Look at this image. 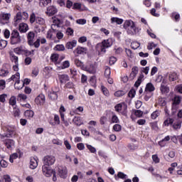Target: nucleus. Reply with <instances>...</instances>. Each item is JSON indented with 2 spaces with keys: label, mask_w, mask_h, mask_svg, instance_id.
Returning <instances> with one entry per match:
<instances>
[{
  "label": "nucleus",
  "mask_w": 182,
  "mask_h": 182,
  "mask_svg": "<svg viewBox=\"0 0 182 182\" xmlns=\"http://www.w3.org/2000/svg\"><path fill=\"white\" fill-rule=\"evenodd\" d=\"M123 26H124V29H127V28H129L128 31H127V33L129 35L133 36L139 32V28H136V27L134 25V23L132 20L125 21Z\"/></svg>",
  "instance_id": "1"
},
{
  "label": "nucleus",
  "mask_w": 182,
  "mask_h": 182,
  "mask_svg": "<svg viewBox=\"0 0 182 182\" xmlns=\"http://www.w3.org/2000/svg\"><path fill=\"white\" fill-rule=\"evenodd\" d=\"M113 41L112 39L108 38L107 40H104L101 43L97 44V48H100L101 52L104 53H106V48H109L110 46H112Z\"/></svg>",
  "instance_id": "2"
},
{
  "label": "nucleus",
  "mask_w": 182,
  "mask_h": 182,
  "mask_svg": "<svg viewBox=\"0 0 182 182\" xmlns=\"http://www.w3.org/2000/svg\"><path fill=\"white\" fill-rule=\"evenodd\" d=\"M43 173L44 175L46 176V177H51L52 175L53 176V181H57V177H56V172L55 170L50 168L49 166H43Z\"/></svg>",
  "instance_id": "3"
},
{
  "label": "nucleus",
  "mask_w": 182,
  "mask_h": 182,
  "mask_svg": "<svg viewBox=\"0 0 182 182\" xmlns=\"http://www.w3.org/2000/svg\"><path fill=\"white\" fill-rule=\"evenodd\" d=\"M44 165L47 167L52 166L55 162V157L53 156H46L43 158Z\"/></svg>",
  "instance_id": "4"
},
{
  "label": "nucleus",
  "mask_w": 182,
  "mask_h": 182,
  "mask_svg": "<svg viewBox=\"0 0 182 182\" xmlns=\"http://www.w3.org/2000/svg\"><path fill=\"white\" fill-rule=\"evenodd\" d=\"M10 14H0V23L5 25L6 23H8V22H4V21H8L10 18Z\"/></svg>",
  "instance_id": "5"
},
{
  "label": "nucleus",
  "mask_w": 182,
  "mask_h": 182,
  "mask_svg": "<svg viewBox=\"0 0 182 182\" xmlns=\"http://www.w3.org/2000/svg\"><path fill=\"white\" fill-rule=\"evenodd\" d=\"M4 145H6V148L9 150H11L13 147L15 146V141L13 139H7L4 140Z\"/></svg>",
  "instance_id": "6"
},
{
  "label": "nucleus",
  "mask_w": 182,
  "mask_h": 182,
  "mask_svg": "<svg viewBox=\"0 0 182 182\" xmlns=\"http://www.w3.org/2000/svg\"><path fill=\"white\" fill-rule=\"evenodd\" d=\"M13 135H15V132L12 129H10L9 128L6 129V132L4 134H0L1 136L3 138H12Z\"/></svg>",
  "instance_id": "7"
},
{
  "label": "nucleus",
  "mask_w": 182,
  "mask_h": 182,
  "mask_svg": "<svg viewBox=\"0 0 182 182\" xmlns=\"http://www.w3.org/2000/svg\"><path fill=\"white\" fill-rule=\"evenodd\" d=\"M57 12V9L53 6L47 8L46 14L49 16H53V15H55Z\"/></svg>",
  "instance_id": "8"
},
{
  "label": "nucleus",
  "mask_w": 182,
  "mask_h": 182,
  "mask_svg": "<svg viewBox=\"0 0 182 182\" xmlns=\"http://www.w3.org/2000/svg\"><path fill=\"white\" fill-rule=\"evenodd\" d=\"M35 38V33L33 31H30L28 33L27 39H28V45L30 46H33V41Z\"/></svg>",
  "instance_id": "9"
},
{
  "label": "nucleus",
  "mask_w": 182,
  "mask_h": 182,
  "mask_svg": "<svg viewBox=\"0 0 182 182\" xmlns=\"http://www.w3.org/2000/svg\"><path fill=\"white\" fill-rule=\"evenodd\" d=\"M28 31V26L26 23H21L19 24V31L21 33H25Z\"/></svg>",
  "instance_id": "10"
},
{
  "label": "nucleus",
  "mask_w": 182,
  "mask_h": 182,
  "mask_svg": "<svg viewBox=\"0 0 182 182\" xmlns=\"http://www.w3.org/2000/svg\"><path fill=\"white\" fill-rule=\"evenodd\" d=\"M87 50L86 48L78 46L77 47L76 50H74L73 53L80 55V54L86 53Z\"/></svg>",
  "instance_id": "11"
},
{
  "label": "nucleus",
  "mask_w": 182,
  "mask_h": 182,
  "mask_svg": "<svg viewBox=\"0 0 182 182\" xmlns=\"http://www.w3.org/2000/svg\"><path fill=\"white\" fill-rule=\"evenodd\" d=\"M76 45H77V41L73 40V41L67 42L65 47L67 49H73V48L75 47Z\"/></svg>",
  "instance_id": "12"
},
{
  "label": "nucleus",
  "mask_w": 182,
  "mask_h": 182,
  "mask_svg": "<svg viewBox=\"0 0 182 182\" xmlns=\"http://www.w3.org/2000/svg\"><path fill=\"white\" fill-rule=\"evenodd\" d=\"M46 102V97L43 95H40L36 98V102L37 104H43Z\"/></svg>",
  "instance_id": "13"
},
{
  "label": "nucleus",
  "mask_w": 182,
  "mask_h": 182,
  "mask_svg": "<svg viewBox=\"0 0 182 182\" xmlns=\"http://www.w3.org/2000/svg\"><path fill=\"white\" fill-rule=\"evenodd\" d=\"M59 59V55L58 54H53L50 56L51 61L55 63V65H60V61H58Z\"/></svg>",
  "instance_id": "14"
},
{
  "label": "nucleus",
  "mask_w": 182,
  "mask_h": 182,
  "mask_svg": "<svg viewBox=\"0 0 182 182\" xmlns=\"http://www.w3.org/2000/svg\"><path fill=\"white\" fill-rule=\"evenodd\" d=\"M172 101H173V102H172V105H179L181 102V96H178V95H175L173 99H172Z\"/></svg>",
  "instance_id": "15"
},
{
  "label": "nucleus",
  "mask_w": 182,
  "mask_h": 182,
  "mask_svg": "<svg viewBox=\"0 0 182 182\" xmlns=\"http://www.w3.org/2000/svg\"><path fill=\"white\" fill-rule=\"evenodd\" d=\"M155 90V87L153 84L151 82L148 83L146 85V87H145V92H154Z\"/></svg>",
  "instance_id": "16"
},
{
  "label": "nucleus",
  "mask_w": 182,
  "mask_h": 182,
  "mask_svg": "<svg viewBox=\"0 0 182 182\" xmlns=\"http://www.w3.org/2000/svg\"><path fill=\"white\" fill-rule=\"evenodd\" d=\"M66 175H67V171L65 169L58 168V176H60L61 178H65Z\"/></svg>",
  "instance_id": "17"
},
{
  "label": "nucleus",
  "mask_w": 182,
  "mask_h": 182,
  "mask_svg": "<svg viewBox=\"0 0 182 182\" xmlns=\"http://www.w3.org/2000/svg\"><path fill=\"white\" fill-rule=\"evenodd\" d=\"M37 166H38L37 161L35 159H31L30 162V168L34 170L36 168Z\"/></svg>",
  "instance_id": "18"
},
{
  "label": "nucleus",
  "mask_w": 182,
  "mask_h": 182,
  "mask_svg": "<svg viewBox=\"0 0 182 182\" xmlns=\"http://www.w3.org/2000/svg\"><path fill=\"white\" fill-rule=\"evenodd\" d=\"M14 38H21V36H19V33L18 31H13L12 33H11V39Z\"/></svg>",
  "instance_id": "19"
},
{
  "label": "nucleus",
  "mask_w": 182,
  "mask_h": 182,
  "mask_svg": "<svg viewBox=\"0 0 182 182\" xmlns=\"http://www.w3.org/2000/svg\"><path fill=\"white\" fill-rule=\"evenodd\" d=\"M33 115H35V113L32 110H26L24 112V116H26V117L32 118Z\"/></svg>",
  "instance_id": "20"
},
{
  "label": "nucleus",
  "mask_w": 182,
  "mask_h": 182,
  "mask_svg": "<svg viewBox=\"0 0 182 182\" xmlns=\"http://www.w3.org/2000/svg\"><path fill=\"white\" fill-rule=\"evenodd\" d=\"M168 78H169V80H171L172 82L175 81V80H177V79H178L177 73H172L169 74Z\"/></svg>",
  "instance_id": "21"
},
{
  "label": "nucleus",
  "mask_w": 182,
  "mask_h": 182,
  "mask_svg": "<svg viewBox=\"0 0 182 182\" xmlns=\"http://www.w3.org/2000/svg\"><path fill=\"white\" fill-rule=\"evenodd\" d=\"M111 21H112V23L115 22V23H117V24L121 25L123 23V19L119 18H112Z\"/></svg>",
  "instance_id": "22"
},
{
  "label": "nucleus",
  "mask_w": 182,
  "mask_h": 182,
  "mask_svg": "<svg viewBox=\"0 0 182 182\" xmlns=\"http://www.w3.org/2000/svg\"><path fill=\"white\" fill-rule=\"evenodd\" d=\"M21 43V38H11V44L16 45Z\"/></svg>",
  "instance_id": "23"
},
{
  "label": "nucleus",
  "mask_w": 182,
  "mask_h": 182,
  "mask_svg": "<svg viewBox=\"0 0 182 182\" xmlns=\"http://www.w3.org/2000/svg\"><path fill=\"white\" fill-rule=\"evenodd\" d=\"M136 96V90H134L133 87L128 92V97L133 99Z\"/></svg>",
  "instance_id": "24"
},
{
  "label": "nucleus",
  "mask_w": 182,
  "mask_h": 182,
  "mask_svg": "<svg viewBox=\"0 0 182 182\" xmlns=\"http://www.w3.org/2000/svg\"><path fill=\"white\" fill-rule=\"evenodd\" d=\"M73 122L75 123V124H76L77 126H80L83 124V122H82V120L80 119V117H75L73 119Z\"/></svg>",
  "instance_id": "25"
},
{
  "label": "nucleus",
  "mask_w": 182,
  "mask_h": 182,
  "mask_svg": "<svg viewBox=\"0 0 182 182\" xmlns=\"http://www.w3.org/2000/svg\"><path fill=\"white\" fill-rule=\"evenodd\" d=\"M173 122H174V119L173 118H168L164 121V125L169 126L170 124H173Z\"/></svg>",
  "instance_id": "26"
},
{
  "label": "nucleus",
  "mask_w": 182,
  "mask_h": 182,
  "mask_svg": "<svg viewBox=\"0 0 182 182\" xmlns=\"http://www.w3.org/2000/svg\"><path fill=\"white\" fill-rule=\"evenodd\" d=\"M73 9H78L80 11H84L83 9H82V4L81 3H74Z\"/></svg>",
  "instance_id": "27"
},
{
  "label": "nucleus",
  "mask_w": 182,
  "mask_h": 182,
  "mask_svg": "<svg viewBox=\"0 0 182 182\" xmlns=\"http://www.w3.org/2000/svg\"><path fill=\"white\" fill-rule=\"evenodd\" d=\"M41 1L39 2L40 6H46L47 5H48V4L52 2V0H41Z\"/></svg>",
  "instance_id": "28"
},
{
  "label": "nucleus",
  "mask_w": 182,
  "mask_h": 182,
  "mask_svg": "<svg viewBox=\"0 0 182 182\" xmlns=\"http://www.w3.org/2000/svg\"><path fill=\"white\" fill-rule=\"evenodd\" d=\"M58 92H50L49 94V97L51 100H57L58 98V95H57Z\"/></svg>",
  "instance_id": "29"
},
{
  "label": "nucleus",
  "mask_w": 182,
  "mask_h": 182,
  "mask_svg": "<svg viewBox=\"0 0 182 182\" xmlns=\"http://www.w3.org/2000/svg\"><path fill=\"white\" fill-rule=\"evenodd\" d=\"M55 50L58 51H64L65 48L63 44H58L56 46H55Z\"/></svg>",
  "instance_id": "30"
},
{
  "label": "nucleus",
  "mask_w": 182,
  "mask_h": 182,
  "mask_svg": "<svg viewBox=\"0 0 182 182\" xmlns=\"http://www.w3.org/2000/svg\"><path fill=\"white\" fill-rule=\"evenodd\" d=\"M132 112H134V115L136 116L137 117H141L144 114L143 111L141 110L134 109L132 110Z\"/></svg>",
  "instance_id": "31"
},
{
  "label": "nucleus",
  "mask_w": 182,
  "mask_h": 182,
  "mask_svg": "<svg viewBox=\"0 0 182 182\" xmlns=\"http://www.w3.org/2000/svg\"><path fill=\"white\" fill-rule=\"evenodd\" d=\"M7 45H8L7 41L1 40L0 41V50L5 48Z\"/></svg>",
  "instance_id": "32"
},
{
  "label": "nucleus",
  "mask_w": 182,
  "mask_h": 182,
  "mask_svg": "<svg viewBox=\"0 0 182 182\" xmlns=\"http://www.w3.org/2000/svg\"><path fill=\"white\" fill-rule=\"evenodd\" d=\"M75 64L77 65V67L81 68L82 70H84V66H83V63L80 61V60H75Z\"/></svg>",
  "instance_id": "33"
},
{
  "label": "nucleus",
  "mask_w": 182,
  "mask_h": 182,
  "mask_svg": "<svg viewBox=\"0 0 182 182\" xmlns=\"http://www.w3.org/2000/svg\"><path fill=\"white\" fill-rule=\"evenodd\" d=\"M126 94V92L123 90H118L114 92V96L115 97H122Z\"/></svg>",
  "instance_id": "34"
},
{
  "label": "nucleus",
  "mask_w": 182,
  "mask_h": 182,
  "mask_svg": "<svg viewBox=\"0 0 182 182\" xmlns=\"http://www.w3.org/2000/svg\"><path fill=\"white\" fill-rule=\"evenodd\" d=\"M87 70V72L91 73V74H95L96 73V69L95 67H94V65H90V68H89Z\"/></svg>",
  "instance_id": "35"
},
{
  "label": "nucleus",
  "mask_w": 182,
  "mask_h": 182,
  "mask_svg": "<svg viewBox=\"0 0 182 182\" xmlns=\"http://www.w3.org/2000/svg\"><path fill=\"white\" fill-rule=\"evenodd\" d=\"M16 104V98L15 96H12V97L9 100V105L12 106H15Z\"/></svg>",
  "instance_id": "36"
},
{
  "label": "nucleus",
  "mask_w": 182,
  "mask_h": 182,
  "mask_svg": "<svg viewBox=\"0 0 182 182\" xmlns=\"http://www.w3.org/2000/svg\"><path fill=\"white\" fill-rule=\"evenodd\" d=\"M112 114H113V117H112V123H119V119L116 115H114V113L112 112Z\"/></svg>",
  "instance_id": "37"
},
{
  "label": "nucleus",
  "mask_w": 182,
  "mask_h": 182,
  "mask_svg": "<svg viewBox=\"0 0 182 182\" xmlns=\"http://www.w3.org/2000/svg\"><path fill=\"white\" fill-rule=\"evenodd\" d=\"M161 91L162 93H168V92H169V88L164 86V85H161Z\"/></svg>",
  "instance_id": "38"
},
{
  "label": "nucleus",
  "mask_w": 182,
  "mask_h": 182,
  "mask_svg": "<svg viewBox=\"0 0 182 182\" xmlns=\"http://www.w3.org/2000/svg\"><path fill=\"white\" fill-rule=\"evenodd\" d=\"M122 129V127H121V125L119 124H116L113 127V129L114 132H120Z\"/></svg>",
  "instance_id": "39"
},
{
  "label": "nucleus",
  "mask_w": 182,
  "mask_h": 182,
  "mask_svg": "<svg viewBox=\"0 0 182 182\" xmlns=\"http://www.w3.org/2000/svg\"><path fill=\"white\" fill-rule=\"evenodd\" d=\"M36 22L39 25L45 24V20L43 18H39V17L36 18Z\"/></svg>",
  "instance_id": "40"
},
{
  "label": "nucleus",
  "mask_w": 182,
  "mask_h": 182,
  "mask_svg": "<svg viewBox=\"0 0 182 182\" xmlns=\"http://www.w3.org/2000/svg\"><path fill=\"white\" fill-rule=\"evenodd\" d=\"M110 73H111L110 68H105L104 74L106 78H109Z\"/></svg>",
  "instance_id": "41"
},
{
  "label": "nucleus",
  "mask_w": 182,
  "mask_h": 182,
  "mask_svg": "<svg viewBox=\"0 0 182 182\" xmlns=\"http://www.w3.org/2000/svg\"><path fill=\"white\" fill-rule=\"evenodd\" d=\"M124 110L122 112V115H124L125 117H127V105H124V107H122Z\"/></svg>",
  "instance_id": "42"
},
{
  "label": "nucleus",
  "mask_w": 182,
  "mask_h": 182,
  "mask_svg": "<svg viewBox=\"0 0 182 182\" xmlns=\"http://www.w3.org/2000/svg\"><path fill=\"white\" fill-rule=\"evenodd\" d=\"M14 116L15 117H18L20 116V109L17 108H14Z\"/></svg>",
  "instance_id": "43"
},
{
  "label": "nucleus",
  "mask_w": 182,
  "mask_h": 182,
  "mask_svg": "<svg viewBox=\"0 0 182 182\" xmlns=\"http://www.w3.org/2000/svg\"><path fill=\"white\" fill-rule=\"evenodd\" d=\"M36 21V14L35 13H33L30 16V22L31 23H33Z\"/></svg>",
  "instance_id": "44"
},
{
  "label": "nucleus",
  "mask_w": 182,
  "mask_h": 182,
  "mask_svg": "<svg viewBox=\"0 0 182 182\" xmlns=\"http://www.w3.org/2000/svg\"><path fill=\"white\" fill-rule=\"evenodd\" d=\"M59 79L61 80L69 81V76L67 75H61L59 76Z\"/></svg>",
  "instance_id": "45"
},
{
  "label": "nucleus",
  "mask_w": 182,
  "mask_h": 182,
  "mask_svg": "<svg viewBox=\"0 0 182 182\" xmlns=\"http://www.w3.org/2000/svg\"><path fill=\"white\" fill-rule=\"evenodd\" d=\"M76 23L80 25H85L86 23V19L81 18L76 20Z\"/></svg>",
  "instance_id": "46"
},
{
  "label": "nucleus",
  "mask_w": 182,
  "mask_h": 182,
  "mask_svg": "<svg viewBox=\"0 0 182 182\" xmlns=\"http://www.w3.org/2000/svg\"><path fill=\"white\" fill-rule=\"evenodd\" d=\"M9 72L8 70H0V77H6V75H8Z\"/></svg>",
  "instance_id": "47"
},
{
  "label": "nucleus",
  "mask_w": 182,
  "mask_h": 182,
  "mask_svg": "<svg viewBox=\"0 0 182 182\" xmlns=\"http://www.w3.org/2000/svg\"><path fill=\"white\" fill-rule=\"evenodd\" d=\"M70 67V63L68 60H65L63 64V67H61V69H65L67 68Z\"/></svg>",
  "instance_id": "48"
},
{
  "label": "nucleus",
  "mask_w": 182,
  "mask_h": 182,
  "mask_svg": "<svg viewBox=\"0 0 182 182\" xmlns=\"http://www.w3.org/2000/svg\"><path fill=\"white\" fill-rule=\"evenodd\" d=\"M114 109H115L116 112H119L122 109V105L119 103V104L115 105Z\"/></svg>",
  "instance_id": "49"
},
{
  "label": "nucleus",
  "mask_w": 182,
  "mask_h": 182,
  "mask_svg": "<svg viewBox=\"0 0 182 182\" xmlns=\"http://www.w3.org/2000/svg\"><path fill=\"white\" fill-rule=\"evenodd\" d=\"M101 89H102V92H103L104 95L105 96H109V90H107V89L104 87L103 85L101 87Z\"/></svg>",
  "instance_id": "50"
},
{
  "label": "nucleus",
  "mask_w": 182,
  "mask_h": 182,
  "mask_svg": "<svg viewBox=\"0 0 182 182\" xmlns=\"http://www.w3.org/2000/svg\"><path fill=\"white\" fill-rule=\"evenodd\" d=\"M87 148L92 154L96 152V149L94 148L92 145H87Z\"/></svg>",
  "instance_id": "51"
},
{
  "label": "nucleus",
  "mask_w": 182,
  "mask_h": 182,
  "mask_svg": "<svg viewBox=\"0 0 182 182\" xmlns=\"http://www.w3.org/2000/svg\"><path fill=\"white\" fill-rule=\"evenodd\" d=\"M140 46V44L139 43H132L131 45L132 49L136 50L139 48Z\"/></svg>",
  "instance_id": "52"
},
{
  "label": "nucleus",
  "mask_w": 182,
  "mask_h": 182,
  "mask_svg": "<svg viewBox=\"0 0 182 182\" xmlns=\"http://www.w3.org/2000/svg\"><path fill=\"white\" fill-rule=\"evenodd\" d=\"M117 176H118V178H122V179L127 178V175L124 174L123 172H118Z\"/></svg>",
  "instance_id": "53"
},
{
  "label": "nucleus",
  "mask_w": 182,
  "mask_h": 182,
  "mask_svg": "<svg viewBox=\"0 0 182 182\" xmlns=\"http://www.w3.org/2000/svg\"><path fill=\"white\" fill-rule=\"evenodd\" d=\"M36 47V48H38L40 46V38H37L36 41L33 43V46Z\"/></svg>",
  "instance_id": "54"
},
{
  "label": "nucleus",
  "mask_w": 182,
  "mask_h": 182,
  "mask_svg": "<svg viewBox=\"0 0 182 182\" xmlns=\"http://www.w3.org/2000/svg\"><path fill=\"white\" fill-rule=\"evenodd\" d=\"M64 144H65V146H66L68 150H70L72 149V146L70 144L68 140L64 141Z\"/></svg>",
  "instance_id": "55"
},
{
  "label": "nucleus",
  "mask_w": 182,
  "mask_h": 182,
  "mask_svg": "<svg viewBox=\"0 0 182 182\" xmlns=\"http://www.w3.org/2000/svg\"><path fill=\"white\" fill-rule=\"evenodd\" d=\"M66 33L68 36H73L74 31L71 28H68L66 30Z\"/></svg>",
  "instance_id": "56"
},
{
  "label": "nucleus",
  "mask_w": 182,
  "mask_h": 182,
  "mask_svg": "<svg viewBox=\"0 0 182 182\" xmlns=\"http://www.w3.org/2000/svg\"><path fill=\"white\" fill-rule=\"evenodd\" d=\"M6 97H8V95H6V94H3V95H0V102H6Z\"/></svg>",
  "instance_id": "57"
},
{
  "label": "nucleus",
  "mask_w": 182,
  "mask_h": 182,
  "mask_svg": "<svg viewBox=\"0 0 182 182\" xmlns=\"http://www.w3.org/2000/svg\"><path fill=\"white\" fill-rule=\"evenodd\" d=\"M87 41L86 36H81L80 38H78V42L80 43H84Z\"/></svg>",
  "instance_id": "58"
},
{
  "label": "nucleus",
  "mask_w": 182,
  "mask_h": 182,
  "mask_svg": "<svg viewBox=\"0 0 182 182\" xmlns=\"http://www.w3.org/2000/svg\"><path fill=\"white\" fill-rule=\"evenodd\" d=\"M117 62V58H114V57H111L109 58V65H112L114 64V63Z\"/></svg>",
  "instance_id": "59"
},
{
  "label": "nucleus",
  "mask_w": 182,
  "mask_h": 182,
  "mask_svg": "<svg viewBox=\"0 0 182 182\" xmlns=\"http://www.w3.org/2000/svg\"><path fill=\"white\" fill-rule=\"evenodd\" d=\"M151 126L152 129H154L155 131H157L158 127H157V122H156L151 123Z\"/></svg>",
  "instance_id": "60"
},
{
  "label": "nucleus",
  "mask_w": 182,
  "mask_h": 182,
  "mask_svg": "<svg viewBox=\"0 0 182 182\" xmlns=\"http://www.w3.org/2000/svg\"><path fill=\"white\" fill-rule=\"evenodd\" d=\"M4 38H9L10 37V32L8 29H6L4 33Z\"/></svg>",
  "instance_id": "61"
},
{
  "label": "nucleus",
  "mask_w": 182,
  "mask_h": 182,
  "mask_svg": "<svg viewBox=\"0 0 182 182\" xmlns=\"http://www.w3.org/2000/svg\"><path fill=\"white\" fill-rule=\"evenodd\" d=\"M31 62H32L31 58H26V59L24 60V63H26V65H30L31 64Z\"/></svg>",
  "instance_id": "62"
},
{
  "label": "nucleus",
  "mask_w": 182,
  "mask_h": 182,
  "mask_svg": "<svg viewBox=\"0 0 182 182\" xmlns=\"http://www.w3.org/2000/svg\"><path fill=\"white\" fill-rule=\"evenodd\" d=\"M4 179L5 182H11V179L9 175H4Z\"/></svg>",
  "instance_id": "63"
},
{
  "label": "nucleus",
  "mask_w": 182,
  "mask_h": 182,
  "mask_svg": "<svg viewBox=\"0 0 182 182\" xmlns=\"http://www.w3.org/2000/svg\"><path fill=\"white\" fill-rule=\"evenodd\" d=\"M77 148L78 150H83L84 148H85L83 143L77 144Z\"/></svg>",
  "instance_id": "64"
}]
</instances>
